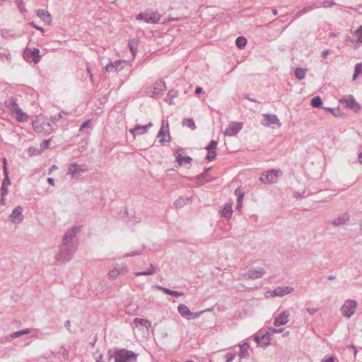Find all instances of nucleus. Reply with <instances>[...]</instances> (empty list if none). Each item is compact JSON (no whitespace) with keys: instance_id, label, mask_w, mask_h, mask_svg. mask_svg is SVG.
<instances>
[{"instance_id":"1","label":"nucleus","mask_w":362,"mask_h":362,"mask_svg":"<svg viewBox=\"0 0 362 362\" xmlns=\"http://www.w3.org/2000/svg\"><path fill=\"white\" fill-rule=\"evenodd\" d=\"M137 354L126 349H116L115 351V362H136Z\"/></svg>"},{"instance_id":"2","label":"nucleus","mask_w":362,"mask_h":362,"mask_svg":"<svg viewBox=\"0 0 362 362\" xmlns=\"http://www.w3.org/2000/svg\"><path fill=\"white\" fill-rule=\"evenodd\" d=\"M76 251L73 245H62L56 255V260L62 264L69 262Z\"/></svg>"},{"instance_id":"3","label":"nucleus","mask_w":362,"mask_h":362,"mask_svg":"<svg viewBox=\"0 0 362 362\" xmlns=\"http://www.w3.org/2000/svg\"><path fill=\"white\" fill-rule=\"evenodd\" d=\"M3 173L4 175V179L2 181L1 187L0 188V195L1 197V201L4 204V198L6 197V195L8 193V186L11 185V180L8 177V171L7 168V160L6 158H3Z\"/></svg>"},{"instance_id":"4","label":"nucleus","mask_w":362,"mask_h":362,"mask_svg":"<svg viewBox=\"0 0 362 362\" xmlns=\"http://www.w3.org/2000/svg\"><path fill=\"white\" fill-rule=\"evenodd\" d=\"M282 175L281 170L272 169L262 173L259 180L264 184H272L277 182V178Z\"/></svg>"},{"instance_id":"5","label":"nucleus","mask_w":362,"mask_h":362,"mask_svg":"<svg viewBox=\"0 0 362 362\" xmlns=\"http://www.w3.org/2000/svg\"><path fill=\"white\" fill-rule=\"evenodd\" d=\"M23 58L28 62H34L35 64H37L41 59L40 49L36 47H34L33 49L25 48L23 51Z\"/></svg>"},{"instance_id":"6","label":"nucleus","mask_w":362,"mask_h":362,"mask_svg":"<svg viewBox=\"0 0 362 362\" xmlns=\"http://www.w3.org/2000/svg\"><path fill=\"white\" fill-rule=\"evenodd\" d=\"M357 303L354 300H346L341 308V313L347 318H350L355 313Z\"/></svg>"},{"instance_id":"7","label":"nucleus","mask_w":362,"mask_h":362,"mask_svg":"<svg viewBox=\"0 0 362 362\" xmlns=\"http://www.w3.org/2000/svg\"><path fill=\"white\" fill-rule=\"evenodd\" d=\"M157 137L159 139V142L161 144L170 141V135L168 130V122L167 121L163 120L162 122V126L158 131Z\"/></svg>"},{"instance_id":"8","label":"nucleus","mask_w":362,"mask_h":362,"mask_svg":"<svg viewBox=\"0 0 362 362\" xmlns=\"http://www.w3.org/2000/svg\"><path fill=\"white\" fill-rule=\"evenodd\" d=\"M9 107L13 112H16V118L18 122H24L28 121V115L23 112L21 108L15 101H11Z\"/></svg>"},{"instance_id":"9","label":"nucleus","mask_w":362,"mask_h":362,"mask_svg":"<svg viewBox=\"0 0 362 362\" xmlns=\"http://www.w3.org/2000/svg\"><path fill=\"white\" fill-rule=\"evenodd\" d=\"M265 273L262 267L251 268L247 273L243 274L244 279H257L261 278Z\"/></svg>"},{"instance_id":"10","label":"nucleus","mask_w":362,"mask_h":362,"mask_svg":"<svg viewBox=\"0 0 362 362\" xmlns=\"http://www.w3.org/2000/svg\"><path fill=\"white\" fill-rule=\"evenodd\" d=\"M81 229V226L72 227L70 230H67L63 236L62 243L63 245H69L71 243L76 236V233H78Z\"/></svg>"},{"instance_id":"11","label":"nucleus","mask_w":362,"mask_h":362,"mask_svg":"<svg viewBox=\"0 0 362 362\" xmlns=\"http://www.w3.org/2000/svg\"><path fill=\"white\" fill-rule=\"evenodd\" d=\"M243 128V123L241 122H231L224 132L225 136H234L238 134V132Z\"/></svg>"},{"instance_id":"12","label":"nucleus","mask_w":362,"mask_h":362,"mask_svg":"<svg viewBox=\"0 0 362 362\" xmlns=\"http://www.w3.org/2000/svg\"><path fill=\"white\" fill-rule=\"evenodd\" d=\"M339 101L341 104H344L346 107L351 110L357 111L360 110L361 108V105L356 103L354 97L352 95H349L347 98H344Z\"/></svg>"},{"instance_id":"13","label":"nucleus","mask_w":362,"mask_h":362,"mask_svg":"<svg viewBox=\"0 0 362 362\" xmlns=\"http://www.w3.org/2000/svg\"><path fill=\"white\" fill-rule=\"evenodd\" d=\"M87 171L88 168L86 165H78L74 163L70 164L67 174L73 177L77 174L86 173Z\"/></svg>"},{"instance_id":"14","label":"nucleus","mask_w":362,"mask_h":362,"mask_svg":"<svg viewBox=\"0 0 362 362\" xmlns=\"http://www.w3.org/2000/svg\"><path fill=\"white\" fill-rule=\"evenodd\" d=\"M9 218L14 223H19L23 220V207L17 206L9 216Z\"/></svg>"},{"instance_id":"15","label":"nucleus","mask_w":362,"mask_h":362,"mask_svg":"<svg viewBox=\"0 0 362 362\" xmlns=\"http://www.w3.org/2000/svg\"><path fill=\"white\" fill-rule=\"evenodd\" d=\"M127 64L125 60H116L114 62H110L106 66V71L107 72H117L124 68V65Z\"/></svg>"},{"instance_id":"16","label":"nucleus","mask_w":362,"mask_h":362,"mask_svg":"<svg viewBox=\"0 0 362 362\" xmlns=\"http://www.w3.org/2000/svg\"><path fill=\"white\" fill-rule=\"evenodd\" d=\"M289 315L290 313L288 310H284L281 312L274 317V325L275 327H279L281 325H286L288 322Z\"/></svg>"},{"instance_id":"17","label":"nucleus","mask_w":362,"mask_h":362,"mask_svg":"<svg viewBox=\"0 0 362 362\" xmlns=\"http://www.w3.org/2000/svg\"><path fill=\"white\" fill-rule=\"evenodd\" d=\"M264 121L262 124L264 126H270L271 124H279L280 125V121L275 115L264 114Z\"/></svg>"},{"instance_id":"18","label":"nucleus","mask_w":362,"mask_h":362,"mask_svg":"<svg viewBox=\"0 0 362 362\" xmlns=\"http://www.w3.org/2000/svg\"><path fill=\"white\" fill-rule=\"evenodd\" d=\"M153 126L152 122H149L146 125H141V124H136L134 128L131 129L129 130V132L132 133L134 135V137H135L136 134H144L146 132L150 127Z\"/></svg>"},{"instance_id":"19","label":"nucleus","mask_w":362,"mask_h":362,"mask_svg":"<svg viewBox=\"0 0 362 362\" xmlns=\"http://www.w3.org/2000/svg\"><path fill=\"white\" fill-rule=\"evenodd\" d=\"M165 84L163 81H160L156 83V86L154 88V90L152 97L158 98L163 95V91L165 90Z\"/></svg>"},{"instance_id":"20","label":"nucleus","mask_w":362,"mask_h":362,"mask_svg":"<svg viewBox=\"0 0 362 362\" xmlns=\"http://www.w3.org/2000/svg\"><path fill=\"white\" fill-rule=\"evenodd\" d=\"M145 22L147 23H158L160 18V15L158 12L145 13Z\"/></svg>"},{"instance_id":"21","label":"nucleus","mask_w":362,"mask_h":362,"mask_svg":"<svg viewBox=\"0 0 362 362\" xmlns=\"http://www.w3.org/2000/svg\"><path fill=\"white\" fill-rule=\"evenodd\" d=\"M37 16L45 23H50L52 21V17L48 11L45 9H38L36 13Z\"/></svg>"},{"instance_id":"22","label":"nucleus","mask_w":362,"mask_h":362,"mask_svg":"<svg viewBox=\"0 0 362 362\" xmlns=\"http://www.w3.org/2000/svg\"><path fill=\"white\" fill-rule=\"evenodd\" d=\"M294 288L291 286L277 287L274 291V294L277 296H283L292 293Z\"/></svg>"},{"instance_id":"23","label":"nucleus","mask_w":362,"mask_h":362,"mask_svg":"<svg viewBox=\"0 0 362 362\" xmlns=\"http://www.w3.org/2000/svg\"><path fill=\"white\" fill-rule=\"evenodd\" d=\"M233 215L231 204H225L221 209V216L227 219H230Z\"/></svg>"},{"instance_id":"24","label":"nucleus","mask_w":362,"mask_h":362,"mask_svg":"<svg viewBox=\"0 0 362 362\" xmlns=\"http://www.w3.org/2000/svg\"><path fill=\"white\" fill-rule=\"evenodd\" d=\"M235 194L237 196V204H236V210L240 211L243 206V199L244 197V192L240 188H237L235 191Z\"/></svg>"},{"instance_id":"25","label":"nucleus","mask_w":362,"mask_h":362,"mask_svg":"<svg viewBox=\"0 0 362 362\" xmlns=\"http://www.w3.org/2000/svg\"><path fill=\"white\" fill-rule=\"evenodd\" d=\"M349 214L348 213H344L341 215H339L337 218H335L332 221V223L334 226H341L344 224L346 221H349Z\"/></svg>"},{"instance_id":"26","label":"nucleus","mask_w":362,"mask_h":362,"mask_svg":"<svg viewBox=\"0 0 362 362\" xmlns=\"http://www.w3.org/2000/svg\"><path fill=\"white\" fill-rule=\"evenodd\" d=\"M175 161L178 163L179 166L182 165L183 164H189V165H191L192 158L190 156H182L181 154L179 153L176 156Z\"/></svg>"},{"instance_id":"27","label":"nucleus","mask_w":362,"mask_h":362,"mask_svg":"<svg viewBox=\"0 0 362 362\" xmlns=\"http://www.w3.org/2000/svg\"><path fill=\"white\" fill-rule=\"evenodd\" d=\"M156 287L157 288H158L159 290L163 291L165 293L168 294V295L172 296L180 297V296H183V294H184L182 292H180V291H174V290H170V289H168L167 288L163 287L161 286H156Z\"/></svg>"},{"instance_id":"28","label":"nucleus","mask_w":362,"mask_h":362,"mask_svg":"<svg viewBox=\"0 0 362 362\" xmlns=\"http://www.w3.org/2000/svg\"><path fill=\"white\" fill-rule=\"evenodd\" d=\"M177 310L182 317L187 319H188V317L192 314L189 308L184 304H180L177 307Z\"/></svg>"},{"instance_id":"29","label":"nucleus","mask_w":362,"mask_h":362,"mask_svg":"<svg viewBox=\"0 0 362 362\" xmlns=\"http://www.w3.org/2000/svg\"><path fill=\"white\" fill-rule=\"evenodd\" d=\"M239 346V356L242 358H247V356H249L248 349L250 348V344L247 342H245L243 344H240Z\"/></svg>"},{"instance_id":"30","label":"nucleus","mask_w":362,"mask_h":362,"mask_svg":"<svg viewBox=\"0 0 362 362\" xmlns=\"http://www.w3.org/2000/svg\"><path fill=\"white\" fill-rule=\"evenodd\" d=\"M190 200V197H180L174 202V205L176 208H182L183 206L189 203Z\"/></svg>"},{"instance_id":"31","label":"nucleus","mask_w":362,"mask_h":362,"mask_svg":"<svg viewBox=\"0 0 362 362\" xmlns=\"http://www.w3.org/2000/svg\"><path fill=\"white\" fill-rule=\"evenodd\" d=\"M133 323L135 326L138 327L139 325H141L146 327H151V323L148 319H143L139 317H136L133 320Z\"/></svg>"},{"instance_id":"32","label":"nucleus","mask_w":362,"mask_h":362,"mask_svg":"<svg viewBox=\"0 0 362 362\" xmlns=\"http://www.w3.org/2000/svg\"><path fill=\"white\" fill-rule=\"evenodd\" d=\"M178 95V92L175 90H170L167 94V97L165 99V101L170 105H174L175 103L173 101V99L176 98Z\"/></svg>"},{"instance_id":"33","label":"nucleus","mask_w":362,"mask_h":362,"mask_svg":"<svg viewBox=\"0 0 362 362\" xmlns=\"http://www.w3.org/2000/svg\"><path fill=\"white\" fill-rule=\"evenodd\" d=\"M30 332H31L30 329H29V328L23 329L11 333L10 335V337L11 339H16L18 337H21V336H23L24 334H30Z\"/></svg>"},{"instance_id":"34","label":"nucleus","mask_w":362,"mask_h":362,"mask_svg":"<svg viewBox=\"0 0 362 362\" xmlns=\"http://www.w3.org/2000/svg\"><path fill=\"white\" fill-rule=\"evenodd\" d=\"M269 335V332H266V333L263 334L261 337L259 335H255L254 339H255V342L257 343V346H267L269 344V343H264L263 344H262L261 342H262V340L264 337H268Z\"/></svg>"},{"instance_id":"35","label":"nucleus","mask_w":362,"mask_h":362,"mask_svg":"<svg viewBox=\"0 0 362 362\" xmlns=\"http://www.w3.org/2000/svg\"><path fill=\"white\" fill-rule=\"evenodd\" d=\"M182 124L183 126H186V127L190 128L192 130H194L197 128L196 124H195L193 119H192V118L184 119L182 120Z\"/></svg>"},{"instance_id":"36","label":"nucleus","mask_w":362,"mask_h":362,"mask_svg":"<svg viewBox=\"0 0 362 362\" xmlns=\"http://www.w3.org/2000/svg\"><path fill=\"white\" fill-rule=\"evenodd\" d=\"M247 42V40L245 37L239 36L235 40V45L238 48L243 49L245 47Z\"/></svg>"},{"instance_id":"37","label":"nucleus","mask_w":362,"mask_h":362,"mask_svg":"<svg viewBox=\"0 0 362 362\" xmlns=\"http://www.w3.org/2000/svg\"><path fill=\"white\" fill-rule=\"evenodd\" d=\"M306 71L307 69L296 68L295 70V76L298 80H302L305 78Z\"/></svg>"},{"instance_id":"38","label":"nucleus","mask_w":362,"mask_h":362,"mask_svg":"<svg viewBox=\"0 0 362 362\" xmlns=\"http://www.w3.org/2000/svg\"><path fill=\"white\" fill-rule=\"evenodd\" d=\"M310 104L313 107H321L322 105V101L321 98L319 95L315 96L311 100Z\"/></svg>"},{"instance_id":"39","label":"nucleus","mask_w":362,"mask_h":362,"mask_svg":"<svg viewBox=\"0 0 362 362\" xmlns=\"http://www.w3.org/2000/svg\"><path fill=\"white\" fill-rule=\"evenodd\" d=\"M14 2L17 4L18 8L21 13L23 14L27 13V9L25 8L23 0H14Z\"/></svg>"},{"instance_id":"40","label":"nucleus","mask_w":362,"mask_h":362,"mask_svg":"<svg viewBox=\"0 0 362 362\" xmlns=\"http://www.w3.org/2000/svg\"><path fill=\"white\" fill-rule=\"evenodd\" d=\"M218 142L215 140H211L208 146L205 147L207 151L216 150Z\"/></svg>"},{"instance_id":"41","label":"nucleus","mask_w":362,"mask_h":362,"mask_svg":"<svg viewBox=\"0 0 362 362\" xmlns=\"http://www.w3.org/2000/svg\"><path fill=\"white\" fill-rule=\"evenodd\" d=\"M216 157V150L208 151V154L206 155L205 159L209 161L214 160Z\"/></svg>"},{"instance_id":"42","label":"nucleus","mask_w":362,"mask_h":362,"mask_svg":"<svg viewBox=\"0 0 362 362\" xmlns=\"http://www.w3.org/2000/svg\"><path fill=\"white\" fill-rule=\"evenodd\" d=\"M59 354L64 359H69V350L66 349L64 345L61 346Z\"/></svg>"},{"instance_id":"43","label":"nucleus","mask_w":362,"mask_h":362,"mask_svg":"<svg viewBox=\"0 0 362 362\" xmlns=\"http://www.w3.org/2000/svg\"><path fill=\"white\" fill-rule=\"evenodd\" d=\"M51 139L44 140L40 144V150L42 151H44L45 150L47 149L50 145Z\"/></svg>"},{"instance_id":"44","label":"nucleus","mask_w":362,"mask_h":362,"mask_svg":"<svg viewBox=\"0 0 362 362\" xmlns=\"http://www.w3.org/2000/svg\"><path fill=\"white\" fill-rule=\"evenodd\" d=\"M119 274V270L117 268H114L113 269L110 270L109 272V276H110V279H115Z\"/></svg>"},{"instance_id":"45","label":"nucleus","mask_w":362,"mask_h":362,"mask_svg":"<svg viewBox=\"0 0 362 362\" xmlns=\"http://www.w3.org/2000/svg\"><path fill=\"white\" fill-rule=\"evenodd\" d=\"M62 117L63 116H62V112H59L58 114L50 117V122H52L53 124H55L56 122L59 121Z\"/></svg>"},{"instance_id":"46","label":"nucleus","mask_w":362,"mask_h":362,"mask_svg":"<svg viewBox=\"0 0 362 362\" xmlns=\"http://www.w3.org/2000/svg\"><path fill=\"white\" fill-rule=\"evenodd\" d=\"M355 35L358 41L362 42V25L356 30Z\"/></svg>"},{"instance_id":"47","label":"nucleus","mask_w":362,"mask_h":362,"mask_svg":"<svg viewBox=\"0 0 362 362\" xmlns=\"http://www.w3.org/2000/svg\"><path fill=\"white\" fill-rule=\"evenodd\" d=\"M236 354L235 353H228L226 354V362H231L235 357Z\"/></svg>"},{"instance_id":"48","label":"nucleus","mask_w":362,"mask_h":362,"mask_svg":"<svg viewBox=\"0 0 362 362\" xmlns=\"http://www.w3.org/2000/svg\"><path fill=\"white\" fill-rule=\"evenodd\" d=\"M361 67V64H356L354 67V73L353 74L352 79L355 81L358 76L360 75L358 69Z\"/></svg>"},{"instance_id":"49","label":"nucleus","mask_w":362,"mask_h":362,"mask_svg":"<svg viewBox=\"0 0 362 362\" xmlns=\"http://www.w3.org/2000/svg\"><path fill=\"white\" fill-rule=\"evenodd\" d=\"M336 358L332 356H325L324 358L322 360V362H334Z\"/></svg>"},{"instance_id":"50","label":"nucleus","mask_w":362,"mask_h":362,"mask_svg":"<svg viewBox=\"0 0 362 362\" xmlns=\"http://www.w3.org/2000/svg\"><path fill=\"white\" fill-rule=\"evenodd\" d=\"M324 109L327 111L330 112L333 115L337 116V113L339 112V110L337 108L332 107H324Z\"/></svg>"},{"instance_id":"51","label":"nucleus","mask_w":362,"mask_h":362,"mask_svg":"<svg viewBox=\"0 0 362 362\" xmlns=\"http://www.w3.org/2000/svg\"><path fill=\"white\" fill-rule=\"evenodd\" d=\"M202 313V312H196V313L192 312V314H190V315L188 317V320L198 318L201 315Z\"/></svg>"},{"instance_id":"52","label":"nucleus","mask_w":362,"mask_h":362,"mask_svg":"<svg viewBox=\"0 0 362 362\" xmlns=\"http://www.w3.org/2000/svg\"><path fill=\"white\" fill-rule=\"evenodd\" d=\"M211 168H206L205 171L200 175V177L202 179H205L206 182H209L211 180V179H206L208 172L210 170Z\"/></svg>"},{"instance_id":"53","label":"nucleus","mask_w":362,"mask_h":362,"mask_svg":"<svg viewBox=\"0 0 362 362\" xmlns=\"http://www.w3.org/2000/svg\"><path fill=\"white\" fill-rule=\"evenodd\" d=\"M32 124H33V129L35 132H40V129L38 125V121H37V120L33 121Z\"/></svg>"},{"instance_id":"54","label":"nucleus","mask_w":362,"mask_h":362,"mask_svg":"<svg viewBox=\"0 0 362 362\" xmlns=\"http://www.w3.org/2000/svg\"><path fill=\"white\" fill-rule=\"evenodd\" d=\"M30 25L33 28H35V29H37V30H40L41 33H45V30H44V28H42V27H40V26H39V25H37L34 22H30Z\"/></svg>"},{"instance_id":"55","label":"nucleus","mask_w":362,"mask_h":362,"mask_svg":"<svg viewBox=\"0 0 362 362\" xmlns=\"http://www.w3.org/2000/svg\"><path fill=\"white\" fill-rule=\"evenodd\" d=\"M315 8V6L314 4H310V5H308L307 6H305V8H303V11H304V13H306L309 11H311L312 10H313Z\"/></svg>"},{"instance_id":"56","label":"nucleus","mask_w":362,"mask_h":362,"mask_svg":"<svg viewBox=\"0 0 362 362\" xmlns=\"http://www.w3.org/2000/svg\"><path fill=\"white\" fill-rule=\"evenodd\" d=\"M90 120H87L82 123L79 128V132H82L85 128L88 127L89 126Z\"/></svg>"},{"instance_id":"57","label":"nucleus","mask_w":362,"mask_h":362,"mask_svg":"<svg viewBox=\"0 0 362 362\" xmlns=\"http://www.w3.org/2000/svg\"><path fill=\"white\" fill-rule=\"evenodd\" d=\"M146 272H147L148 275H152L155 273V269L153 266V264H151L150 267L148 268Z\"/></svg>"},{"instance_id":"58","label":"nucleus","mask_w":362,"mask_h":362,"mask_svg":"<svg viewBox=\"0 0 362 362\" xmlns=\"http://www.w3.org/2000/svg\"><path fill=\"white\" fill-rule=\"evenodd\" d=\"M66 329L70 332V333H74V332L71 329V322L69 320H67L66 322H65V325H64Z\"/></svg>"},{"instance_id":"59","label":"nucleus","mask_w":362,"mask_h":362,"mask_svg":"<svg viewBox=\"0 0 362 362\" xmlns=\"http://www.w3.org/2000/svg\"><path fill=\"white\" fill-rule=\"evenodd\" d=\"M285 329V328H279V329H277V328H269V330H271L272 332L273 333H281Z\"/></svg>"},{"instance_id":"60","label":"nucleus","mask_w":362,"mask_h":362,"mask_svg":"<svg viewBox=\"0 0 362 362\" xmlns=\"http://www.w3.org/2000/svg\"><path fill=\"white\" fill-rule=\"evenodd\" d=\"M107 356L109 361H110L113 357H115V352H113L111 349L107 351Z\"/></svg>"},{"instance_id":"61","label":"nucleus","mask_w":362,"mask_h":362,"mask_svg":"<svg viewBox=\"0 0 362 362\" xmlns=\"http://www.w3.org/2000/svg\"><path fill=\"white\" fill-rule=\"evenodd\" d=\"M244 98L251 102L260 103V102L257 100L256 99L250 98L248 94H245Z\"/></svg>"},{"instance_id":"62","label":"nucleus","mask_w":362,"mask_h":362,"mask_svg":"<svg viewBox=\"0 0 362 362\" xmlns=\"http://www.w3.org/2000/svg\"><path fill=\"white\" fill-rule=\"evenodd\" d=\"M145 17H146V16H145V13H140L136 16V18L137 20H144L145 21Z\"/></svg>"},{"instance_id":"63","label":"nucleus","mask_w":362,"mask_h":362,"mask_svg":"<svg viewBox=\"0 0 362 362\" xmlns=\"http://www.w3.org/2000/svg\"><path fill=\"white\" fill-rule=\"evenodd\" d=\"M129 47L133 55H135L136 49L134 47L132 43H129Z\"/></svg>"},{"instance_id":"64","label":"nucleus","mask_w":362,"mask_h":362,"mask_svg":"<svg viewBox=\"0 0 362 362\" xmlns=\"http://www.w3.org/2000/svg\"><path fill=\"white\" fill-rule=\"evenodd\" d=\"M306 310L310 315H314L317 312V309L314 308H307Z\"/></svg>"}]
</instances>
